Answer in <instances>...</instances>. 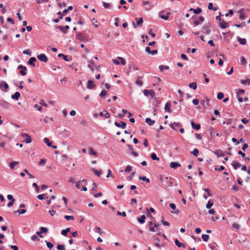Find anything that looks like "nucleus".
Masks as SVG:
<instances>
[{"mask_svg":"<svg viewBox=\"0 0 250 250\" xmlns=\"http://www.w3.org/2000/svg\"><path fill=\"white\" fill-rule=\"evenodd\" d=\"M40 230L42 233H46L48 231V229L46 228L42 227L40 228Z\"/></svg>","mask_w":250,"mask_h":250,"instance_id":"obj_60","label":"nucleus"},{"mask_svg":"<svg viewBox=\"0 0 250 250\" xmlns=\"http://www.w3.org/2000/svg\"><path fill=\"white\" fill-rule=\"evenodd\" d=\"M70 228H66L65 229H63L61 231V234L64 236H67V233L70 232Z\"/></svg>","mask_w":250,"mask_h":250,"instance_id":"obj_29","label":"nucleus"},{"mask_svg":"<svg viewBox=\"0 0 250 250\" xmlns=\"http://www.w3.org/2000/svg\"><path fill=\"white\" fill-rule=\"evenodd\" d=\"M153 227L149 226V230L151 232H155L159 230V224L155 223L153 225Z\"/></svg>","mask_w":250,"mask_h":250,"instance_id":"obj_10","label":"nucleus"},{"mask_svg":"<svg viewBox=\"0 0 250 250\" xmlns=\"http://www.w3.org/2000/svg\"><path fill=\"white\" fill-rule=\"evenodd\" d=\"M208 9L209 10H213L214 11H215L217 10V7H213V4L211 2L208 3Z\"/></svg>","mask_w":250,"mask_h":250,"instance_id":"obj_36","label":"nucleus"},{"mask_svg":"<svg viewBox=\"0 0 250 250\" xmlns=\"http://www.w3.org/2000/svg\"><path fill=\"white\" fill-rule=\"evenodd\" d=\"M238 42H239L240 44L242 45H245L246 44L247 41L246 39L245 38H241L239 37H237V38Z\"/></svg>","mask_w":250,"mask_h":250,"instance_id":"obj_23","label":"nucleus"},{"mask_svg":"<svg viewBox=\"0 0 250 250\" xmlns=\"http://www.w3.org/2000/svg\"><path fill=\"white\" fill-rule=\"evenodd\" d=\"M143 93L146 96H147L149 95L151 97V98H154L155 96V92L152 90H148L145 89L144 90Z\"/></svg>","mask_w":250,"mask_h":250,"instance_id":"obj_7","label":"nucleus"},{"mask_svg":"<svg viewBox=\"0 0 250 250\" xmlns=\"http://www.w3.org/2000/svg\"><path fill=\"white\" fill-rule=\"evenodd\" d=\"M175 245L179 248L183 247L184 248H186V245L184 243L180 242L177 239L175 240Z\"/></svg>","mask_w":250,"mask_h":250,"instance_id":"obj_19","label":"nucleus"},{"mask_svg":"<svg viewBox=\"0 0 250 250\" xmlns=\"http://www.w3.org/2000/svg\"><path fill=\"white\" fill-rule=\"evenodd\" d=\"M117 59L121 60V63L122 65H125L126 64L125 60L124 58L120 57H118Z\"/></svg>","mask_w":250,"mask_h":250,"instance_id":"obj_56","label":"nucleus"},{"mask_svg":"<svg viewBox=\"0 0 250 250\" xmlns=\"http://www.w3.org/2000/svg\"><path fill=\"white\" fill-rule=\"evenodd\" d=\"M159 68L161 71H163L164 70H167L169 68L168 66L167 65H160L159 66Z\"/></svg>","mask_w":250,"mask_h":250,"instance_id":"obj_35","label":"nucleus"},{"mask_svg":"<svg viewBox=\"0 0 250 250\" xmlns=\"http://www.w3.org/2000/svg\"><path fill=\"white\" fill-rule=\"evenodd\" d=\"M64 218L67 220H73L74 219V217L73 216H70V215L64 216Z\"/></svg>","mask_w":250,"mask_h":250,"instance_id":"obj_59","label":"nucleus"},{"mask_svg":"<svg viewBox=\"0 0 250 250\" xmlns=\"http://www.w3.org/2000/svg\"><path fill=\"white\" fill-rule=\"evenodd\" d=\"M21 94L19 92H16L14 94L11 96V98L14 100H18L20 98Z\"/></svg>","mask_w":250,"mask_h":250,"instance_id":"obj_24","label":"nucleus"},{"mask_svg":"<svg viewBox=\"0 0 250 250\" xmlns=\"http://www.w3.org/2000/svg\"><path fill=\"white\" fill-rule=\"evenodd\" d=\"M224 94L222 92H219L217 94V99L221 100L224 98Z\"/></svg>","mask_w":250,"mask_h":250,"instance_id":"obj_52","label":"nucleus"},{"mask_svg":"<svg viewBox=\"0 0 250 250\" xmlns=\"http://www.w3.org/2000/svg\"><path fill=\"white\" fill-rule=\"evenodd\" d=\"M235 26L237 27H243L246 26V22H242L240 24H235L234 25Z\"/></svg>","mask_w":250,"mask_h":250,"instance_id":"obj_50","label":"nucleus"},{"mask_svg":"<svg viewBox=\"0 0 250 250\" xmlns=\"http://www.w3.org/2000/svg\"><path fill=\"white\" fill-rule=\"evenodd\" d=\"M174 125H175L177 127H181L182 126V125L180 123H176V122H174L173 123H172V124H169V126L170 127L175 130H177V129L175 127H174Z\"/></svg>","mask_w":250,"mask_h":250,"instance_id":"obj_17","label":"nucleus"},{"mask_svg":"<svg viewBox=\"0 0 250 250\" xmlns=\"http://www.w3.org/2000/svg\"><path fill=\"white\" fill-rule=\"evenodd\" d=\"M18 69H21L20 71V73L22 76H25L26 75V73L25 71L27 70L26 67L23 66L22 65H20L18 67Z\"/></svg>","mask_w":250,"mask_h":250,"instance_id":"obj_8","label":"nucleus"},{"mask_svg":"<svg viewBox=\"0 0 250 250\" xmlns=\"http://www.w3.org/2000/svg\"><path fill=\"white\" fill-rule=\"evenodd\" d=\"M117 214L118 215L122 216L123 217H125L126 216V214L125 211H123V212H121L119 211H118L117 212Z\"/></svg>","mask_w":250,"mask_h":250,"instance_id":"obj_53","label":"nucleus"},{"mask_svg":"<svg viewBox=\"0 0 250 250\" xmlns=\"http://www.w3.org/2000/svg\"><path fill=\"white\" fill-rule=\"evenodd\" d=\"M171 103L169 102L166 103L165 105V110L168 113H171L172 112L171 109Z\"/></svg>","mask_w":250,"mask_h":250,"instance_id":"obj_12","label":"nucleus"},{"mask_svg":"<svg viewBox=\"0 0 250 250\" xmlns=\"http://www.w3.org/2000/svg\"><path fill=\"white\" fill-rule=\"evenodd\" d=\"M57 249L58 250H65L64 246L62 245H58L57 247Z\"/></svg>","mask_w":250,"mask_h":250,"instance_id":"obj_64","label":"nucleus"},{"mask_svg":"<svg viewBox=\"0 0 250 250\" xmlns=\"http://www.w3.org/2000/svg\"><path fill=\"white\" fill-rule=\"evenodd\" d=\"M56 28L59 29L63 34H66L67 33V30L69 29V26L68 25H66L65 26L56 25Z\"/></svg>","mask_w":250,"mask_h":250,"instance_id":"obj_3","label":"nucleus"},{"mask_svg":"<svg viewBox=\"0 0 250 250\" xmlns=\"http://www.w3.org/2000/svg\"><path fill=\"white\" fill-rule=\"evenodd\" d=\"M146 122L150 126H151L155 123V120H152L149 118H147L146 119Z\"/></svg>","mask_w":250,"mask_h":250,"instance_id":"obj_26","label":"nucleus"},{"mask_svg":"<svg viewBox=\"0 0 250 250\" xmlns=\"http://www.w3.org/2000/svg\"><path fill=\"white\" fill-rule=\"evenodd\" d=\"M21 137L24 139V142L27 144L30 143L32 142L31 136L26 133H23Z\"/></svg>","mask_w":250,"mask_h":250,"instance_id":"obj_6","label":"nucleus"},{"mask_svg":"<svg viewBox=\"0 0 250 250\" xmlns=\"http://www.w3.org/2000/svg\"><path fill=\"white\" fill-rule=\"evenodd\" d=\"M232 227L233 229H235L236 230H239L240 228V226L239 224H237L236 223H233L232 224Z\"/></svg>","mask_w":250,"mask_h":250,"instance_id":"obj_43","label":"nucleus"},{"mask_svg":"<svg viewBox=\"0 0 250 250\" xmlns=\"http://www.w3.org/2000/svg\"><path fill=\"white\" fill-rule=\"evenodd\" d=\"M139 179L140 180H143L144 181L146 182V183H149L150 180L148 178H146V176H140Z\"/></svg>","mask_w":250,"mask_h":250,"instance_id":"obj_42","label":"nucleus"},{"mask_svg":"<svg viewBox=\"0 0 250 250\" xmlns=\"http://www.w3.org/2000/svg\"><path fill=\"white\" fill-rule=\"evenodd\" d=\"M241 83L242 84H245V85L247 84V85H249L250 84V79L247 78V79L244 80H242L241 81Z\"/></svg>","mask_w":250,"mask_h":250,"instance_id":"obj_34","label":"nucleus"},{"mask_svg":"<svg viewBox=\"0 0 250 250\" xmlns=\"http://www.w3.org/2000/svg\"><path fill=\"white\" fill-rule=\"evenodd\" d=\"M202 12L201 8L198 7L196 9H194L193 13L195 14H199Z\"/></svg>","mask_w":250,"mask_h":250,"instance_id":"obj_48","label":"nucleus"},{"mask_svg":"<svg viewBox=\"0 0 250 250\" xmlns=\"http://www.w3.org/2000/svg\"><path fill=\"white\" fill-rule=\"evenodd\" d=\"M8 87L9 86L6 82L3 81H0V89L4 92H6Z\"/></svg>","mask_w":250,"mask_h":250,"instance_id":"obj_4","label":"nucleus"},{"mask_svg":"<svg viewBox=\"0 0 250 250\" xmlns=\"http://www.w3.org/2000/svg\"><path fill=\"white\" fill-rule=\"evenodd\" d=\"M240 63L242 65H245L247 63V61L245 59V58L243 56H242L240 58Z\"/></svg>","mask_w":250,"mask_h":250,"instance_id":"obj_44","label":"nucleus"},{"mask_svg":"<svg viewBox=\"0 0 250 250\" xmlns=\"http://www.w3.org/2000/svg\"><path fill=\"white\" fill-rule=\"evenodd\" d=\"M94 230H95V231L96 232H98L100 234H102V231H101V229L100 227H96L94 229Z\"/></svg>","mask_w":250,"mask_h":250,"instance_id":"obj_63","label":"nucleus"},{"mask_svg":"<svg viewBox=\"0 0 250 250\" xmlns=\"http://www.w3.org/2000/svg\"><path fill=\"white\" fill-rule=\"evenodd\" d=\"M89 154L91 155H96L97 154V152L94 150V149L90 147L89 148Z\"/></svg>","mask_w":250,"mask_h":250,"instance_id":"obj_39","label":"nucleus"},{"mask_svg":"<svg viewBox=\"0 0 250 250\" xmlns=\"http://www.w3.org/2000/svg\"><path fill=\"white\" fill-rule=\"evenodd\" d=\"M0 105L4 108H7L9 106V104L5 100L0 101Z\"/></svg>","mask_w":250,"mask_h":250,"instance_id":"obj_15","label":"nucleus"},{"mask_svg":"<svg viewBox=\"0 0 250 250\" xmlns=\"http://www.w3.org/2000/svg\"><path fill=\"white\" fill-rule=\"evenodd\" d=\"M135 174V172H132L130 175L127 177L128 180L130 181L132 179V178L134 176Z\"/></svg>","mask_w":250,"mask_h":250,"instance_id":"obj_62","label":"nucleus"},{"mask_svg":"<svg viewBox=\"0 0 250 250\" xmlns=\"http://www.w3.org/2000/svg\"><path fill=\"white\" fill-rule=\"evenodd\" d=\"M202 238L204 241L207 242L209 239V236L207 234H202Z\"/></svg>","mask_w":250,"mask_h":250,"instance_id":"obj_47","label":"nucleus"},{"mask_svg":"<svg viewBox=\"0 0 250 250\" xmlns=\"http://www.w3.org/2000/svg\"><path fill=\"white\" fill-rule=\"evenodd\" d=\"M140 79H141V77H139L136 81V84L141 86L143 85V83Z\"/></svg>","mask_w":250,"mask_h":250,"instance_id":"obj_45","label":"nucleus"},{"mask_svg":"<svg viewBox=\"0 0 250 250\" xmlns=\"http://www.w3.org/2000/svg\"><path fill=\"white\" fill-rule=\"evenodd\" d=\"M189 87L190 88H192L194 90H195L197 89V84L196 83H190L189 84Z\"/></svg>","mask_w":250,"mask_h":250,"instance_id":"obj_37","label":"nucleus"},{"mask_svg":"<svg viewBox=\"0 0 250 250\" xmlns=\"http://www.w3.org/2000/svg\"><path fill=\"white\" fill-rule=\"evenodd\" d=\"M19 164L18 161H13L9 164V167L10 169H14L15 166L18 165Z\"/></svg>","mask_w":250,"mask_h":250,"instance_id":"obj_30","label":"nucleus"},{"mask_svg":"<svg viewBox=\"0 0 250 250\" xmlns=\"http://www.w3.org/2000/svg\"><path fill=\"white\" fill-rule=\"evenodd\" d=\"M165 12L163 11H160L159 13V17L161 19H163L165 20H167L168 19V16L170 15L169 12L167 13L166 15H163V14Z\"/></svg>","mask_w":250,"mask_h":250,"instance_id":"obj_9","label":"nucleus"},{"mask_svg":"<svg viewBox=\"0 0 250 250\" xmlns=\"http://www.w3.org/2000/svg\"><path fill=\"white\" fill-rule=\"evenodd\" d=\"M135 20L136 21V24H135L134 22H133V24L134 27L135 28H136L137 27V26H140L141 24L143 22V18H140L139 19L138 18H136Z\"/></svg>","mask_w":250,"mask_h":250,"instance_id":"obj_11","label":"nucleus"},{"mask_svg":"<svg viewBox=\"0 0 250 250\" xmlns=\"http://www.w3.org/2000/svg\"><path fill=\"white\" fill-rule=\"evenodd\" d=\"M23 53L24 54H27V55H28L29 56L31 55V50L30 49L24 50L23 51Z\"/></svg>","mask_w":250,"mask_h":250,"instance_id":"obj_61","label":"nucleus"},{"mask_svg":"<svg viewBox=\"0 0 250 250\" xmlns=\"http://www.w3.org/2000/svg\"><path fill=\"white\" fill-rule=\"evenodd\" d=\"M170 167L172 168L175 169L181 167V165L177 162H172L170 163Z\"/></svg>","mask_w":250,"mask_h":250,"instance_id":"obj_18","label":"nucleus"},{"mask_svg":"<svg viewBox=\"0 0 250 250\" xmlns=\"http://www.w3.org/2000/svg\"><path fill=\"white\" fill-rule=\"evenodd\" d=\"M214 153L218 157H223L224 156V153L220 150H217L215 151Z\"/></svg>","mask_w":250,"mask_h":250,"instance_id":"obj_31","label":"nucleus"},{"mask_svg":"<svg viewBox=\"0 0 250 250\" xmlns=\"http://www.w3.org/2000/svg\"><path fill=\"white\" fill-rule=\"evenodd\" d=\"M191 125L193 128H194L195 130H199L201 128V125L200 124H196L194 122H191Z\"/></svg>","mask_w":250,"mask_h":250,"instance_id":"obj_22","label":"nucleus"},{"mask_svg":"<svg viewBox=\"0 0 250 250\" xmlns=\"http://www.w3.org/2000/svg\"><path fill=\"white\" fill-rule=\"evenodd\" d=\"M192 154L195 156H197L199 154V150L197 148H194L192 151Z\"/></svg>","mask_w":250,"mask_h":250,"instance_id":"obj_49","label":"nucleus"},{"mask_svg":"<svg viewBox=\"0 0 250 250\" xmlns=\"http://www.w3.org/2000/svg\"><path fill=\"white\" fill-rule=\"evenodd\" d=\"M213 206V203L211 202L210 201H208V203L206 204V208L208 209H210L212 206Z\"/></svg>","mask_w":250,"mask_h":250,"instance_id":"obj_51","label":"nucleus"},{"mask_svg":"<svg viewBox=\"0 0 250 250\" xmlns=\"http://www.w3.org/2000/svg\"><path fill=\"white\" fill-rule=\"evenodd\" d=\"M145 51L147 53L150 54L152 55H154L158 53L157 50H150V48L149 47H146V48Z\"/></svg>","mask_w":250,"mask_h":250,"instance_id":"obj_13","label":"nucleus"},{"mask_svg":"<svg viewBox=\"0 0 250 250\" xmlns=\"http://www.w3.org/2000/svg\"><path fill=\"white\" fill-rule=\"evenodd\" d=\"M150 156H151V158L153 160L159 161V158L157 156L156 154L155 153H151Z\"/></svg>","mask_w":250,"mask_h":250,"instance_id":"obj_41","label":"nucleus"},{"mask_svg":"<svg viewBox=\"0 0 250 250\" xmlns=\"http://www.w3.org/2000/svg\"><path fill=\"white\" fill-rule=\"evenodd\" d=\"M37 58L44 63H46L48 61V58L44 54H41L37 55Z\"/></svg>","mask_w":250,"mask_h":250,"instance_id":"obj_5","label":"nucleus"},{"mask_svg":"<svg viewBox=\"0 0 250 250\" xmlns=\"http://www.w3.org/2000/svg\"><path fill=\"white\" fill-rule=\"evenodd\" d=\"M36 61V59L35 57H31L28 60L27 63L30 65H32L35 67V62Z\"/></svg>","mask_w":250,"mask_h":250,"instance_id":"obj_21","label":"nucleus"},{"mask_svg":"<svg viewBox=\"0 0 250 250\" xmlns=\"http://www.w3.org/2000/svg\"><path fill=\"white\" fill-rule=\"evenodd\" d=\"M146 216L145 215H143L141 217L138 218V222L141 224H143L145 222Z\"/></svg>","mask_w":250,"mask_h":250,"instance_id":"obj_33","label":"nucleus"},{"mask_svg":"<svg viewBox=\"0 0 250 250\" xmlns=\"http://www.w3.org/2000/svg\"><path fill=\"white\" fill-rule=\"evenodd\" d=\"M106 94H107V91L106 90H102L100 94V96L101 97V98L104 99Z\"/></svg>","mask_w":250,"mask_h":250,"instance_id":"obj_38","label":"nucleus"},{"mask_svg":"<svg viewBox=\"0 0 250 250\" xmlns=\"http://www.w3.org/2000/svg\"><path fill=\"white\" fill-rule=\"evenodd\" d=\"M211 26V24L210 23H208L205 24L203 26V29L204 30V33L206 35H209L211 33L210 27Z\"/></svg>","mask_w":250,"mask_h":250,"instance_id":"obj_2","label":"nucleus"},{"mask_svg":"<svg viewBox=\"0 0 250 250\" xmlns=\"http://www.w3.org/2000/svg\"><path fill=\"white\" fill-rule=\"evenodd\" d=\"M95 87V84H94V82L91 80H89L87 82V88L88 89H91Z\"/></svg>","mask_w":250,"mask_h":250,"instance_id":"obj_20","label":"nucleus"},{"mask_svg":"<svg viewBox=\"0 0 250 250\" xmlns=\"http://www.w3.org/2000/svg\"><path fill=\"white\" fill-rule=\"evenodd\" d=\"M31 238L33 241H39L40 240V238L35 234L33 235Z\"/></svg>","mask_w":250,"mask_h":250,"instance_id":"obj_46","label":"nucleus"},{"mask_svg":"<svg viewBox=\"0 0 250 250\" xmlns=\"http://www.w3.org/2000/svg\"><path fill=\"white\" fill-rule=\"evenodd\" d=\"M26 212V210L24 209H19L16 211L17 213H19L20 214H24Z\"/></svg>","mask_w":250,"mask_h":250,"instance_id":"obj_55","label":"nucleus"},{"mask_svg":"<svg viewBox=\"0 0 250 250\" xmlns=\"http://www.w3.org/2000/svg\"><path fill=\"white\" fill-rule=\"evenodd\" d=\"M39 104L42 105H43L45 107H47V104L46 103H45L43 99H41L40 100Z\"/></svg>","mask_w":250,"mask_h":250,"instance_id":"obj_58","label":"nucleus"},{"mask_svg":"<svg viewBox=\"0 0 250 250\" xmlns=\"http://www.w3.org/2000/svg\"><path fill=\"white\" fill-rule=\"evenodd\" d=\"M238 12L239 13V19H241V20H245L246 18V15L244 13V9H241Z\"/></svg>","mask_w":250,"mask_h":250,"instance_id":"obj_16","label":"nucleus"},{"mask_svg":"<svg viewBox=\"0 0 250 250\" xmlns=\"http://www.w3.org/2000/svg\"><path fill=\"white\" fill-rule=\"evenodd\" d=\"M231 165L233 166V168L235 169L240 168L241 167V164L238 162H236L235 161L232 162V163H231Z\"/></svg>","mask_w":250,"mask_h":250,"instance_id":"obj_25","label":"nucleus"},{"mask_svg":"<svg viewBox=\"0 0 250 250\" xmlns=\"http://www.w3.org/2000/svg\"><path fill=\"white\" fill-rule=\"evenodd\" d=\"M44 143L47 145V146L51 147L52 144V142H50L49 140L47 138L44 139Z\"/></svg>","mask_w":250,"mask_h":250,"instance_id":"obj_40","label":"nucleus"},{"mask_svg":"<svg viewBox=\"0 0 250 250\" xmlns=\"http://www.w3.org/2000/svg\"><path fill=\"white\" fill-rule=\"evenodd\" d=\"M76 39L81 41L84 42L86 40L84 39V37L81 32H77L76 34Z\"/></svg>","mask_w":250,"mask_h":250,"instance_id":"obj_14","label":"nucleus"},{"mask_svg":"<svg viewBox=\"0 0 250 250\" xmlns=\"http://www.w3.org/2000/svg\"><path fill=\"white\" fill-rule=\"evenodd\" d=\"M91 170L98 177H100L102 173L101 170H97L94 168H92Z\"/></svg>","mask_w":250,"mask_h":250,"instance_id":"obj_32","label":"nucleus"},{"mask_svg":"<svg viewBox=\"0 0 250 250\" xmlns=\"http://www.w3.org/2000/svg\"><path fill=\"white\" fill-rule=\"evenodd\" d=\"M220 27L224 29L226 27L229 26V23L224 21H223L220 23Z\"/></svg>","mask_w":250,"mask_h":250,"instance_id":"obj_28","label":"nucleus"},{"mask_svg":"<svg viewBox=\"0 0 250 250\" xmlns=\"http://www.w3.org/2000/svg\"><path fill=\"white\" fill-rule=\"evenodd\" d=\"M58 56L59 58H61V57H62V59H63L65 61H66V62H68V61H70V60H71V59H69V58H68V56H67L65 55H64V54H59L58 55Z\"/></svg>","mask_w":250,"mask_h":250,"instance_id":"obj_27","label":"nucleus"},{"mask_svg":"<svg viewBox=\"0 0 250 250\" xmlns=\"http://www.w3.org/2000/svg\"><path fill=\"white\" fill-rule=\"evenodd\" d=\"M45 163H46V160L44 159H41L39 163V165L40 166H44L45 164Z\"/></svg>","mask_w":250,"mask_h":250,"instance_id":"obj_57","label":"nucleus"},{"mask_svg":"<svg viewBox=\"0 0 250 250\" xmlns=\"http://www.w3.org/2000/svg\"><path fill=\"white\" fill-rule=\"evenodd\" d=\"M171 177H166L163 180V184L166 188L172 187L173 186L172 180Z\"/></svg>","mask_w":250,"mask_h":250,"instance_id":"obj_1","label":"nucleus"},{"mask_svg":"<svg viewBox=\"0 0 250 250\" xmlns=\"http://www.w3.org/2000/svg\"><path fill=\"white\" fill-rule=\"evenodd\" d=\"M46 243V245H47V247L50 249L51 250L53 247V244L51 243V242H47V241H45Z\"/></svg>","mask_w":250,"mask_h":250,"instance_id":"obj_54","label":"nucleus"}]
</instances>
